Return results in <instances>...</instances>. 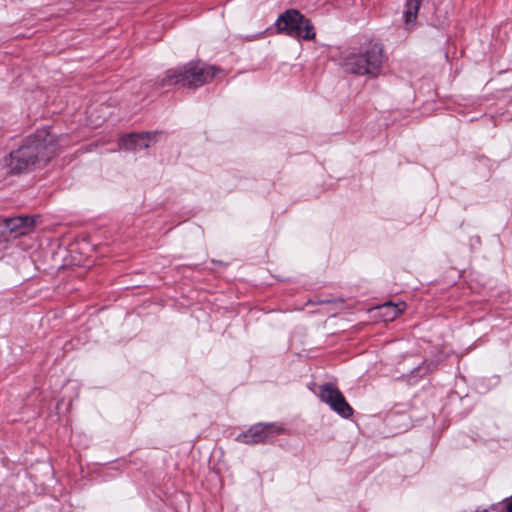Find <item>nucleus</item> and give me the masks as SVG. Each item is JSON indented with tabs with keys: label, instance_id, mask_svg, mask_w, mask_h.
I'll list each match as a JSON object with an SVG mask.
<instances>
[{
	"label": "nucleus",
	"instance_id": "nucleus-10",
	"mask_svg": "<svg viewBox=\"0 0 512 512\" xmlns=\"http://www.w3.org/2000/svg\"><path fill=\"white\" fill-rule=\"evenodd\" d=\"M422 2L423 0H406L403 17L408 28L415 24Z\"/></svg>",
	"mask_w": 512,
	"mask_h": 512
},
{
	"label": "nucleus",
	"instance_id": "nucleus-14",
	"mask_svg": "<svg viewBox=\"0 0 512 512\" xmlns=\"http://www.w3.org/2000/svg\"><path fill=\"white\" fill-rule=\"evenodd\" d=\"M482 512H489V511H488V510H484V511H482Z\"/></svg>",
	"mask_w": 512,
	"mask_h": 512
},
{
	"label": "nucleus",
	"instance_id": "nucleus-7",
	"mask_svg": "<svg viewBox=\"0 0 512 512\" xmlns=\"http://www.w3.org/2000/svg\"><path fill=\"white\" fill-rule=\"evenodd\" d=\"M35 218L30 216H17L3 220L4 227L15 236L26 235L35 226Z\"/></svg>",
	"mask_w": 512,
	"mask_h": 512
},
{
	"label": "nucleus",
	"instance_id": "nucleus-6",
	"mask_svg": "<svg viewBox=\"0 0 512 512\" xmlns=\"http://www.w3.org/2000/svg\"><path fill=\"white\" fill-rule=\"evenodd\" d=\"M159 132H142V133H130L122 136L119 139V146L122 149L130 151H140L142 149L149 148L153 143L156 142Z\"/></svg>",
	"mask_w": 512,
	"mask_h": 512
},
{
	"label": "nucleus",
	"instance_id": "nucleus-13",
	"mask_svg": "<svg viewBox=\"0 0 512 512\" xmlns=\"http://www.w3.org/2000/svg\"><path fill=\"white\" fill-rule=\"evenodd\" d=\"M505 508H506V511H507V512H512V497H511V501H509V502L505 505Z\"/></svg>",
	"mask_w": 512,
	"mask_h": 512
},
{
	"label": "nucleus",
	"instance_id": "nucleus-9",
	"mask_svg": "<svg viewBox=\"0 0 512 512\" xmlns=\"http://www.w3.org/2000/svg\"><path fill=\"white\" fill-rule=\"evenodd\" d=\"M341 391L332 383H324L319 387V398L322 402L327 404L330 409L333 408V403L338 401V397L336 395H340Z\"/></svg>",
	"mask_w": 512,
	"mask_h": 512
},
{
	"label": "nucleus",
	"instance_id": "nucleus-2",
	"mask_svg": "<svg viewBox=\"0 0 512 512\" xmlns=\"http://www.w3.org/2000/svg\"><path fill=\"white\" fill-rule=\"evenodd\" d=\"M383 63L382 45L371 41L359 48L347 49L341 58V67L345 73L372 78L380 74Z\"/></svg>",
	"mask_w": 512,
	"mask_h": 512
},
{
	"label": "nucleus",
	"instance_id": "nucleus-8",
	"mask_svg": "<svg viewBox=\"0 0 512 512\" xmlns=\"http://www.w3.org/2000/svg\"><path fill=\"white\" fill-rule=\"evenodd\" d=\"M220 71L216 66L194 62V88L211 82Z\"/></svg>",
	"mask_w": 512,
	"mask_h": 512
},
{
	"label": "nucleus",
	"instance_id": "nucleus-5",
	"mask_svg": "<svg viewBox=\"0 0 512 512\" xmlns=\"http://www.w3.org/2000/svg\"><path fill=\"white\" fill-rule=\"evenodd\" d=\"M281 432L282 429L276 428L273 424L258 423L253 425L246 432L239 434L237 440L244 444L265 443Z\"/></svg>",
	"mask_w": 512,
	"mask_h": 512
},
{
	"label": "nucleus",
	"instance_id": "nucleus-12",
	"mask_svg": "<svg viewBox=\"0 0 512 512\" xmlns=\"http://www.w3.org/2000/svg\"><path fill=\"white\" fill-rule=\"evenodd\" d=\"M385 306L388 309L391 310L392 318H394V317H396L397 315H399L403 311V309L405 307V304L404 303H400V304L395 305V304H392V303H387Z\"/></svg>",
	"mask_w": 512,
	"mask_h": 512
},
{
	"label": "nucleus",
	"instance_id": "nucleus-3",
	"mask_svg": "<svg viewBox=\"0 0 512 512\" xmlns=\"http://www.w3.org/2000/svg\"><path fill=\"white\" fill-rule=\"evenodd\" d=\"M275 27L278 33H284L299 41L313 40L316 36L311 20L296 9H288L280 14Z\"/></svg>",
	"mask_w": 512,
	"mask_h": 512
},
{
	"label": "nucleus",
	"instance_id": "nucleus-1",
	"mask_svg": "<svg viewBox=\"0 0 512 512\" xmlns=\"http://www.w3.org/2000/svg\"><path fill=\"white\" fill-rule=\"evenodd\" d=\"M58 152V138L43 129L29 136L23 145L5 158L6 173L22 174L45 166Z\"/></svg>",
	"mask_w": 512,
	"mask_h": 512
},
{
	"label": "nucleus",
	"instance_id": "nucleus-11",
	"mask_svg": "<svg viewBox=\"0 0 512 512\" xmlns=\"http://www.w3.org/2000/svg\"><path fill=\"white\" fill-rule=\"evenodd\" d=\"M338 397V401L333 403V410L342 418L348 419L353 416L354 410L346 401L344 395L341 393L340 395H336Z\"/></svg>",
	"mask_w": 512,
	"mask_h": 512
},
{
	"label": "nucleus",
	"instance_id": "nucleus-4",
	"mask_svg": "<svg viewBox=\"0 0 512 512\" xmlns=\"http://www.w3.org/2000/svg\"><path fill=\"white\" fill-rule=\"evenodd\" d=\"M192 84V64L187 63L181 67H177L174 69H169L165 76L156 82L157 89L163 91H169V89L173 86L177 85H187L191 86Z\"/></svg>",
	"mask_w": 512,
	"mask_h": 512
}]
</instances>
